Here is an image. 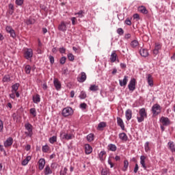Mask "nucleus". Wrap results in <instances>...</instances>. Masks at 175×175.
<instances>
[{"instance_id":"6e6d98bb","label":"nucleus","mask_w":175,"mask_h":175,"mask_svg":"<svg viewBox=\"0 0 175 175\" xmlns=\"http://www.w3.org/2000/svg\"><path fill=\"white\" fill-rule=\"evenodd\" d=\"M0 132H3V122L0 120Z\"/></svg>"},{"instance_id":"a18cd8bd","label":"nucleus","mask_w":175,"mask_h":175,"mask_svg":"<svg viewBox=\"0 0 175 175\" xmlns=\"http://www.w3.org/2000/svg\"><path fill=\"white\" fill-rule=\"evenodd\" d=\"M29 111H30V114H31L33 117H35L36 116V109L31 108Z\"/></svg>"},{"instance_id":"bf43d9fd","label":"nucleus","mask_w":175,"mask_h":175,"mask_svg":"<svg viewBox=\"0 0 175 175\" xmlns=\"http://www.w3.org/2000/svg\"><path fill=\"white\" fill-rule=\"evenodd\" d=\"M80 107H81V109H87V104L85 103H81L80 105Z\"/></svg>"},{"instance_id":"49530a36","label":"nucleus","mask_w":175,"mask_h":175,"mask_svg":"<svg viewBox=\"0 0 175 175\" xmlns=\"http://www.w3.org/2000/svg\"><path fill=\"white\" fill-rule=\"evenodd\" d=\"M68 58L69 61H71V62L75 61V55L72 53L68 54Z\"/></svg>"},{"instance_id":"4d7b16f0","label":"nucleus","mask_w":175,"mask_h":175,"mask_svg":"<svg viewBox=\"0 0 175 175\" xmlns=\"http://www.w3.org/2000/svg\"><path fill=\"white\" fill-rule=\"evenodd\" d=\"M59 51L61 54H65L66 49L65 48L62 47L59 49Z\"/></svg>"},{"instance_id":"5701e85b","label":"nucleus","mask_w":175,"mask_h":175,"mask_svg":"<svg viewBox=\"0 0 175 175\" xmlns=\"http://www.w3.org/2000/svg\"><path fill=\"white\" fill-rule=\"evenodd\" d=\"M44 173L45 175L52 174L53 170H51V168L50 167L49 165H46L44 170Z\"/></svg>"},{"instance_id":"e433bc0d","label":"nucleus","mask_w":175,"mask_h":175,"mask_svg":"<svg viewBox=\"0 0 175 175\" xmlns=\"http://www.w3.org/2000/svg\"><path fill=\"white\" fill-rule=\"evenodd\" d=\"M32 69V68L31 67V66L29 65H26L25 67V72L27 75H29V73H31V70Z\"/></svg>"},{"instance_id":"2f4dec72","label":"nucleus","mask_w":175,"mask_h":175,"mask_svg":"<svg viewBox=\"0 0 175 175\" xmlns=\"http://www.w3.org/2000/svg\"><path fill=\"white\" fill-rule=\"evenodd\" d=\"M137 46H139V41L134 40L131 42V46L133 49H136V47H137Z\"/></svg>"},{"instance_id":"473e14b6","label":"nucleus","mask_w":175,"mask_h":175,"mask_svg":"<svg viewBox=\"0 0 175 175\" xmlns=\"http://www.w3.org/2000/svg\"><path fill=\"white\" fill-rule=\"evenodd\" d=\"M128 166H129V162L128 160H124V167L122 168L123 172H126L128 170Z\"/></svg>"},{"instance_id":"20e7f679","label":"nucleus","mask_w":175,"mask_h":175,"mask_svg":"<svg viewBox=\"0 0 175 175\" xmlns=\"http://www.w3.org/2000/svg\"><path fill=\"white\" fill-rule=\"evenodd\" d=\"M62 114L64 117H69L73 114V109L71 107H66L63 109Z\"/></svg>"},{"instance_id":"412c9836","label":"nucleus","mask_w":175,"mask_h":175,"mask_svg":"<svg viewBox=\"0 0 175 175\" xmlns=\"http://www.w3.org/2000/svg\"><path fill=\"white\" fill-rule=\"evenodd\" d=\"M117 123L119 126H120L121 129L124 131L125 129V126L124 125V121L121 118H117Z\"/></svg>"},{"instance_id":"a878e982","label":"nucleus","mask_w":175,"mask_h":175,"mask_svg":"<svg viewBox=\"0 0 175 175\" xmlns=\"http://www.w3.org/2000/svg\"><path fill=\"white\" fill-rule=\"evenodd\" d=\"M119 138L123 142H126L128 140V135L125 133H121L119 134Z\"/></svg>"},{"instance_id":"680f3d73","label":"nucleus","mask_w":175,"mask_h":175,"mask_svg":"<svg viewBox=\"0 0 175 175\" xmlns=\"http://www.w3.org/2000/svg\"><path fill=\"white\" fill-rule=\"evenodd\" d=\"M139 170V165L135 164V167L134 168V173H137V171Z\"/></svg>"},{"instance_id":"c85d7f7f","label":"nucleus","mask_w":175,"mask_h":175,"mask_svg":"<svg viewBox=\"0 0 175 175\" xmlns=\"http://www.w3.org/2000/svg\"><path fill=\"white\" fill-rule=\"evenodd\" d=\"M98 157L101 161H105V159H106V151L105 150L101 151L99 153Z\"/></svg>"},{"instance_id":"774afa93","label":"nucleus","mask_w":175,"mask_h":175,"mask_svg":"<svg viewBox=\"0 0 175 175\" xmlns=\"http://www.w3.org/2000/svg\"><path fill=\"white\" fill-rule=\"evenodd\" d=\"M10 97L12 99H14L16 98V95L14 94V92H12V93L11 94H10Z\"/></svg>"},{"instance_id":"09e8293b","label":"nucleus","mask_w":175,"mask_h":175,"mask_svg":"<svg viewBox=\"0 0 175 175\" xmlns=\"http://www.w3.org/2000/svg\"><path fill=\"white\" fill-rule=\"evenodd\" d=\"M67 172H68V168L64 167L63 170L60 171V175H66Z\"/></svg>"},{"instance_id":"423d86ee","label":"nucleus","mask_w":175,"mask_h":175,"mask_svg":"<svg viewBox=\"0 0 175 175\" xmlns=\"http://www.w3.org/2000/svg\"><path fill=\"white\" fill-rule=\"evenodd\" d=\"M60 135L62 139H65V140H72V139H75V135L72 133L62 132Z\"/></svg>"},{"instance_id":"ddd939ff","label":"nucleus","mask_w":175,"mask_h":175,"mask_svg":"<svg viewBox=\"0 0 175 175\" xmlns=\"http://www.w3.org/2000/svg\"><path fill=\"white\" fill-rule=\"evenodd\" d=\"M53 84L57 91H59V90H61V82L59 81V80H58V79L57 78L54 79Z\"/></svg>"},{"instance_id":"0e129e2a","label":"nucleus","mask_w":175,"mask_h":175,"mask_svg":"<svg viewBox=\"0 0 175 175\" xmlns=\"http://www.w3.org/2000/svg\"><path fill=\"white\" fill-rule=\"evenodd\" d=\"M108 163L109 165H110V167H114V164L113 163V162H111V160L109 159Z\"/></svg>"},{"instance_id":"37998d69","label":"nucleus","mask_w":175,"mask_h":175,"mask_svg":"<svg viewBox=\"0 0 175 175\" xmlns=\"http://www.w3.org/2000/svg\"><path fill=\"white\" fill-rule=\"evenodd\" d=\"M144 148H145L146 152H148V151H150V142H147L145 143Z\"/></svg>"},{"instance_id":"79ce46f5","label":"nucleus","mask_w":175,"mask_h":175,"mask_svg":"<svg viewBox=\"0 0 175 175\" xmlns=\"http://www.w3.org/2000/svg\"><path fill=\"white\" fill-rule=\"evenodd\" d=\"M80 99H85L87 98V94L84 91H81L79 95Z\"/></svg>"},{"instance_id":"9d476101","label":"nucleus","mask_w":175,"mask_h":175,"mask_svg":"<svg viewBox=\"0 0 175 175\" xmlns=\"http://www.w3.org/2000/svg\"><path fill=\"white\" fill-rule=\"evenodd\" d=\"M66 23L64 21H62L60 24L58 26L59 31H61L62 32H66V30L68 29V27H66Z\"/></svg>"},{"instance_id":"dca6fc26","label":"nucleus","mask_w":175,"mask_h":175,"mask_svg":"<svg viewBox=\"0 0 175 175\" xmlns=\"http://www.w3.org/2000/svg\"><path fill=\"white\" fill-rule=\"evenodd\" d=\"M45 165H46V160H44V159H40L38 161L39 170H43V169H44Z\"/></svg>"},{"instance_id":"f03ea898","label":"nucleus","mask_w":175,"mask_h":175,"mask_svg":"<svg viewBox=\"0 0 175 175\" xmlns=\"http://www.w3.org/2000/svg\"><path fill=\"white\" fill-rule=\"evenodd\" d=\"M25 128L26 131H27L25 133V135L29 137H32V135H33V127L32 126V124H31V123H26L25 124Z\"/></svg>"},{"instance_id":"aec40b11","label":"nucleus","mask_w":175,"mask_h":175,"mask_svg":"<svg viewBox=\"0 0 175 175\" xmlns=\"http://www.w3.org/2000/svg\"><path fill=\"white\" fill-rule=\"evenodd\" d=\"M147 81L148 84L150 86L152 87L154 85V79H152V75L151 74H148L147 76Z\"/></svg>"},{"instance_id":"4468645a","label":"nucleus","mask_w":175,"mask_h":175,"mask_svg":"<svg viewBox=\"0 0 175 175\" xmlns=\"http://www.w3.org/2000/svg\"><path fill=\"white\" fill-rule=\"evenodd\" d=\"M12 144H13V138L12 137H10L4 142V147L8 148V147H11Z\"/></svg>"},{"instance_id":"3c124183","label":"nucleus","mask_w":175,"mask_h":175,"mask_svg":"<svg viewBox=\"0 0 175 175\" xmlns=\"http://www.w3.org/2000/svg\"><path fill=\"white\" fill-rule=\"evenodd\" d=\"M124 23L126 24V25H132V21H131V19H129V18H127L125 20Z\"/></svg>"},{"instance_id":"a19ab883","label":"nucleus","mask_w":175,"mask_h":175,"mask_svg":"<svg viewBox=\"0 0 175 175\" xmlns=\"http://www.w3.org/2000/svg\"><path fill=\"white\" fill-rule=\"evenodd\" d=\"M49 150H50V147L49 146V145L43 146L42 148V152H49Z\"/></svg>"},{"instance_id":"4c0bfd02","label":"nucleus","mask_w":175,"mask_h":175,"mask_svg":"<svg viewBox=\"0 0 175 175\" xmlns=\"http://www.w3.org/2000/svg\"><path fill=\"white\" fill-rule=\"evenodd\" d=\"M103 128H106V122H101L98 124V131H100Z\"/></svg>"},{"instance_id":"1a4fd4ad","label":"nucleus","mask_w":175,"mask_h":175,"mask_svg":"<svg viewBox=\"0 0 175 175\" xmlns=\"http://www.w3.org/2000/svg\"><path fill=\"white\" fill-rule=\"evenodd\" d=\"M160 122H161L163 126H167V125H170V120H169V118L163 116L161 117L160 119Z\"/></svg>"},{"instance_id":"e2e57ef3","label":"nucleus","mask_w":175,"mask_h":175,"mask_svg":"<svg viewBox=\"0 0 175 175\" xmlns=\"http://www.w3.org/2000/svg\"><path fill=\"white\" fill-rule=\"evenodd\" d=\"M8 8L9 10H14V5H13L12 3L9 4Z\"/></svg>"},{"instance_id":"cd10ccee","label":"nucleus","mask_w":175,"mask_h":175,"mask_svg":"<svg viewBox=\"0 0 175 175\" xmlns=\"http://www.w3.org/2000/svg\"><path fill=\"white\" fill-rule=\"evenodd\" d=\"M138 11L140 12L141 13H143V14H147L148 13V11L146 8V7L142 5L138 8Z\"/></svg>"},{"instance_id":"39448f33","label":"nucleus","mask_w":175,"mask_h":175,"mask_svg":"<svg viewBox=\"0 0 175 175\" xmlns=\"http://www.w3.org/2000/svg\"><path fill=\"white\" fill-rule=\"evenodd\" d=\"M161 105L159 104H154L152 107V111L154 116H158V114L161 113Z\"/></svg>"},{"instance_id":"69168bd1","label":"nucleus","mask_w":175,"mask_h":175,"mask_svg":"<svg viewBox=\"0 0 175 175\" xmlns=\"http://www.w3.org/2000/svg\"><path fill=\"white\" fill-rule=\"evenodd\" d=\"M131 36H132L131 35V33H126V34H125L124 38H125V39H131Z\"/></svg>"},{"instance_id":"6e6552de","label":"nucleus","mask_w":175,"mask_h":175,"mask_svg":"<svg viewBox=\"0 0 175 175\" xmlns=\"http://www.w3.org/2000/svg\"><path fill=\"white\" fill-rule=\"evenodd\" d=\"M161 49H162V44H161L159 42H156L154 49L153 50V54H154V57L156 55H158V54L159 53V50H161Z\"/></svg>"},{"instance_id":"c03bdc74","label":"nucleus","mask_w":175,"mask_h":175,"mask_svg":"<svg viewBox=\"0 0 175 175\" xmlns=\"http://www.w3.org/2000/svg\"><path fill=\"white\" fill-rule=\"evenodd\" d=\"M55 142H57V136H53L49 138V142L51 143V144H54Z\"/></svg>"},{"instance_id":"ea45409f","label":"nucleus","mask_w":175,"mask_h":175,"mask_svg":"<svg viewBox=\"0 0 175 175\" xmlns=\"http://www.w3.org/2000/svg\"><path fill=\"white\" fill-rule=\"evenodd\" d=\"M3 83H9V81H10V75H5L3 77Z\"/></svg>"},{"instance_id":"0eeeda50","label":"nucleus","mask_w":175,"mask_h":175,"mask_svg":"<svg viewBox=\"0 0 175 175\" xmlns=\"http://www.w3.org/2000/svg\"><path fill=\"white\" fill-rule=\"evenodd\" d=\"M128 87L129 91H135V90H136V79H135V78L131 79Z\"/></svg>"},{"instance_id":"603ef678","label":"nucleus","mask_w":175,"mask_h":175,"mask_svg":"<svg viewBox=\"0 0 175 175\" xmlns=\"http://www.w3.org/2000/svg\"><path fill=\"white\" fill-rule=\"evenodd\" d=\"M71 21L73 25H76V24H77V19L76 18V17L71 18Z\"/></svg>"},{"instance_id":"b1692460","label":"nucleus","mask_w":175,"mask_h":175,"mask_svg":"<svg viewBox=\"0 0 175 175\" xmlns=\"http://www.w3.org/2000/svg\"><path fill=\"white\" fill-rule=\"evenodd\" d=\"M125 116L127 121H129L132 118V110L127 109L126 111Z\"/></svg>"},{"instance_id":"c756f323","label":"nucleus","mask_w":175,"mask_h":175,"mask_svg":"<svg viewBox=\"0 0 175 175\" xmlns=\"http://www.w3.org/2000/svg\"><path fill=\"white\" fill-rule=\"evenodd\" d=\"M32 157H31V156H27L25 159H24L22 161V165L23 166H27V165H28V163L29 162V161H31Z\"/></svg>"},{"instance_id":"864d4df0","label":"nucleus","mask_w":175,"mask_h":175,"mask_svg":"<svg viewBox=\"0 0 175 175\" xmlns=\"http://www.w3.org/2000/svg\"><path fill=\"white\" fill-rule=\"evenodd\" d=\"M101 175H109V171L106 169H103L101 171Z\"/></svg>"},{"instance_id":"7c9ffc66","label":"nucleus","mask_w":175,"mask_h":175,"mask_svg":"<svg viewBox=\"0 0 175 175\" xmlns=\"http://www.w3.org/2000/svg\"><path fill=\"white\" fill-rule=\"evenodd\" d=\"M108 150L109 151H117V146L113 144H110L108 145Z\"/></svg>"},{"instance_id":"a211bd4d","label":"nucleus","mask_w":175,"mask_h":175,"mask_svg":"<svg viewBox=\"0 0 175 175\" xmlns=\"http://www.w3.org/2000/svg\"><path fill=\"white\" fill-rule=\"evenodd\" d=\"M118 58V56L117 55L116 51H113L111 54L110 62H111L112 64L116 62V61H117Z\"/></svg>"},{"instance_id":"f8f14e48","label":"nucleus","mask_w":175,"mask_h":175,"mask_svg":"<svg viewBox=\"0 0 175 175\" xmlns=\"http://www.w3.org/2000/svg\"><path fill=\"white\" fill-rule=\"evenodd\" d=\"M128 79H129V77L128 76H124V79H120L119 80V84L120 85V87H126V84H128Z\"/></svg>"},{"instance_id":"8fccbe9b","label":"nucleus","mask_w":175,"mask_h":175,"mask_svg":"<svg viewBox=\"0 0 175 175\" xmlns=\"http://www.w3.org/2000/svg\"><path fill=\"white\" fill-rule=\"evenodd\" d=\"M117 32L118 35H120V36L124 35V29H122V28H118L117 29Z\"/></svg>"},{"instance_id":"5fc2aeb1","label":"nucleus","mask_w":175,"mask_h":175,"mask_svg":"<svg viewBox=\"0 0 175 175\" xmlns=\"http://www.w3.org/2000/svg\"><path fill=\"white\" fill-rule=\"evenodd\" d=\"M65 62H66V57H62L61 59H60V64L62 65H64L65 64Z\"/></svg>"},{"instance_id":"393cba45","label":"nucleus","mask_w":175,"mask_h":175,"mask_svg":"<svg viewBox=\"0 0 175 175\" xmlns=\"http://www.w3.org/2000/svg\"><path fill=\"white\" fill-rule=\"evenodd\" d=\"M139 54L142 55V57H148V51L147 49H140L139 50Z\"/></svg>"},{"instance_id":"052dcab7","label":"nucleus","mask_w":175,"mask_h":175,"mask_svg":"<svg viewBox=\"0 0 175 175\" xmlns=\"http://www.w3.org/2000/svg\"><path fill=\"white\" fill-rule=\"evenodd\" d=\"M49 61H50L51 65H53V64H54V57L50 55L49 56Z\"/></svg>"},{"instance_id":"2eb2a0df","label":"nucleus","mask_w":175,"mask_h":175,"mask_svg":"<svg viewBox=\"0 0 175 175\" xmlns=\"http://www.w3.org/2000/svg\"><path fill=\"white\" fill-rule=\"evenodd\" d=\"M84 148H85V152L87 155H90V154L92 152V146H90V144H85Z\"/></svg>"},{"instance_id":"13d9d810","label":"nucleus","mask_w":175,"mask_h":175,"mask_svg":"<svg viewBox=\"0 0 175 175\" xmlns=\"http://www.w3.org/2000/svg\"><path fill=\"white\" fill-rule=\"evenodd\" d=\"M57 166H58V164H57L56 163H52L51 165V167L52 169H57Z\"/></svg>"},{"instance_id":"f704fd0d","label":"nucleus","mask_w":175,"mask_h":175,"mask_svg":"<svg viewBox=\"0 0 175 175\" xmlns=\"http://www.w3.org/2000/svg\"><path fill=\"white\" fill-rule=\"evenodd\" d=\"M94 134L90 133L89 135H88V136L86 137V139L88 140V142H89L90 143H91V142H94Z\"/></svg>"},{"instance_id":"f3484780","label":"nucleus","mask_w":175,"mask_h":175,"mask_svg":"<svg viewBox=\"0 0 175 175\" xmlns=\"http://www.w3.org/2000/svg\"><path fill=\"white\" fill-rule=\"evenodd\" d=\"M85 80H87V75L83 72L81 73V76L77 78V81L79 83H84Z\"/></svg>"},{"instance_id":"bb28decb","label":"nucleus","mask_w":175,"mask_h":175,"mask_svg":"<svg viewBox=\"0 0 175 175\" xmlns=\"http://www.w3.org/2000/svg\"><path fill=\"white\" fill-rule=\"evenodd\" d=\"M33 103H39L40 102V95L35 94L33 96Z\"/></svg>"},{"instance_id":"338daca9","label":"nucleus","mask_w":175,"mask_h":175,"mask_svg":"<svg viewBox=\"0 0 175 175\" xmlns=\"http://www.w3.org/2000/svg\"><path fill=\"white\" fill-rule=\"evenodd\" d=\"M133 18L139 20L140 18V16H139V14H135L133 15Z\"/></svg>"},{"instance_id":"de8ad7c7","label":"nucleus","mask_w":175,"mask_h":175,"mask_svg":"<svg viewBox=\"0 0 175 175\" xmlns=\"http://www.w3.org/2000/svg\"><path fill=\"white\" fill-rule=\"evenodd\" d=\"M15 3L18 6H21V5H23V3H24V0H16Z\"/></svg>"},{"instance_id":"72a5a7b5","label":"nucleus","mask_w":175,"mask_h":175,"mask_svg":"<svg viewBox=\"0 0 175 175\" xmlns=\"http://www.w3.org/2000/svg\"><path fill=\"white\" fill-rule=\"evenodd\" d=\"M90 91H98L99 90V86L96 85H91L90 87Z\"/></svg>"},{"instance_id":"4be33fe9","label":"nucleus","mask_w":175,"mask_h":175,"mask_svg":"<svg viewBox=\"0 0 175 175\" xmlns=\"http://www.w3.org/2000/svg\"><path fill=\"white\" fill-rule=\"evenodd\" d=\"M168 148L172 152H175V144L173 142H170L167 144Z\"/></svg>"},{"instance_id":"c9c22d12","label":"nucleus","mask_w":175,"mask_h":175,"mask_svg":"<svg viewBox=\"0 0 175 175\" xmlns=\"http://www.w3.org/2000/svg\"><path fill=\"white\" fill-rule=\"evenodd\" d=\"M84 14H85L84 11L80 10V11H79V12L75 13V16H78V17H79V18H83V17H84Z\"/></svg>"},{"instance_id":"f257e3e1","label":"nucleus","mask_w":175,"mask_h":175,"mask_svg":"<svg viewBox=\"0 0 175 175\" xmlns=\"http://www.w3.org/2000/svg\"><path fill=\"white\" fill-rule=\"evenodd\" d=\"M145 118H147V111H146V108H142L139 110L138 114L137 115V122H143Z\"/></svg>"},{"instance_id":"58836bf2","label":"nucleus","mask_w":175,"mask_h":175,"mask_svg":"<svg viewBox=\"0 0 175 175\" xmlns=\"http://www.w3.org/2000/svg\"><path fill=\"white\" fill-rule=\"evenodd\" d=\"M18 87H20V84L19 83H15L14 85H13L12 86V92H17V90H18Z\"/></svg>"},{"instance_id":"7ed1b4c3","label":"nucleus","mask_w":175,"mask_h":175,"mask_svg":"<svg viewBox=\"0 0 175 175\" xmlns=\"http://www.w3.org/2000/svg\"><path fill=\"white\" fill-rule=\"evenodd\" d=\"M23 56H24V58H25L26 59H31V58L33 57V51H32L31 49H28V48L25 49Z\"/></svg>"},{"instance_id":"6ab92c4d","label":"nucleus","mask_w":175,"mask_h":175,"mask_svg":"<svg viewBox=\"0 0 175 175\" xmlns=\"http://www.w3.org/2000/svg\"><path fill=\"white\" fill-rule=\"evenodd\" d=\"M147 157L146 156H141L140 157V164L142 165V167L146 170L147 169V166L146 165V159Z\"/></svg>"},{"instance_id":"9b49d317","label":"nucleus","mask_w":175,"mask_h":175,"mask_svg":"<svg viewBox=\"0 0 175 175\" xmlns=\"http://www.w3.org/2000/svg\"><path fill=\"white\" fill-rule=\"evenodd\" d=\"M6 32L10 34L11 38H16V32L10 26H7L5 28Z\"/></svg>"}]
</instances>
